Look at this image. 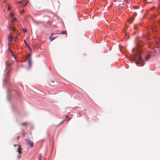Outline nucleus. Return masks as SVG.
I'll return each mask as SVG.
<instances>
[{"label":"nucleus","mask_w":160,"mask_h":160,"mask_svg":"<svg viewBox=\"0 0 160 160\" xmlns=\"http://www.w3.org/2000/svg\"><path fill=\"white\" fill-rule=\"evenodd\" d=\"M140 53L141 52L139 50L137 51L135 55H133V58L131 60V61H134L135 60H137L141 61H143L141 56L140 55Z\"/></svg>","instance_id":"obj_1"},{"label":"nucleus","mask_w":160,"mask_h":160,"mask_svg":"<svg viewBox=\"0 0 160 160\" xmlns=\"http://www.w3.org/2000/svg\"><path fill=\"white\" fill-rule=\"evenodd\" d=\"M12 36H11V34H10V36L9 37H8V45L9 47H10L11 44L12 43Z\"/></svg>","instance_id":"obj_2"},{"label":"nucleus","mask_w":160,"mask_h":160,"mask_svg":"<svg viewBox=\"0 0 160 160\" xmlns=\"http://www.w3.org/2000/svg\"><path fill=\"white\" fill-rule=\"evenodd\" d=\"M27 59L28 60V62L29 65L31 66V59L30 55L29 54L28 55L27 57Z\"/></svg>","instance_id":"obj_3"},{"label":"nucleus","mask_w":160,"mask_h":160,"mask_svg":"<svg viewBox=\"0 0 160 160\" xmlns=\"http://www.w3.org/2000/svg\"><path fill=\"white\" fill-rule=\"evenodd\" d=\"M26 141L28 144L29 145L31 148H32L33 147V142L28 139H26Z\"/></svg>","instance_id":"obj_4"},{"label":"nucleus","mask_w":160,"mask_h":160,"mask_svg":"<svg viewBox=\"0 0 160 160\" xmlns=\"http://www.w3.org/2000/svg\"><path fill=\"white\" fill-rule=\"evenodd\" d=\"M137 15V14H136L135 15H133V18L131 17L129 19L128 21V22H130V23H131L132 21H133L136 15Z\"/></svg>","instance_id":"obj_5"},{"label":"nucleus","mask_w":160,"mask_h":160,"mask_svg":"<svg viewBox=\"0 0 160 160\" xmlns=\"http://www.w3.org/2000/svg\"><path fill=\"white\" fill-rule=\"evenodd\" d=\"M8 28L13 31H15L16 28L12 25H11L10 27H9Z\"/></svg>","instance_id":"obj_6"},{"label":"nucleus","mask_w":160,"mask_h":160,"mask_svg":"<svg viewBox=\"0 0 160 160\" xmlns=\"http://www.w3.org/2000/svg\"><path fill=\"white\" fill-rule=\"evenodd\" d=\"M6 69L7 70H8H8H9V69H10V64H9L8 65V61H6Z\"/></svg>","instance_id":"obj_7"},{"label":"nucleus","mask_w":160,"mask_h":160,"mask_svg":"<svg viewBox=\"0 0 160 160\" xmlns=\"http://www.w3.org/2000/svg\"><path fill=\"white\" fill-rule=\"evenodd\" d=\"M17 20V19L15 17H13L12 18V20L11 21V22L12 23V24H13V22L14 21H16Z\"/></svg>","instance_id":"obj_8"},{"label":"nucleus","mask_w":160,"mask_h":160,"mask_svg":"<svg viewBox=\"0 0 160 160\" xmlns=\"http://www.w3.org/2000/svg\"><path fill=\"white\" fill-rule=\"evenodd\" d=\"M60 34H66V36H67V32L66 30L60 33Z\"/></svg>","instance_id":"obj_9"},{"label":"nucleus","mask_w":160,"mask_h":160,"mask_svg":"<svg viewBox=\"0 0 160 160\" xmlns=\"http://www.w3.org/2000/svg\"><path fill=\"white\" fill-rule=\"evenodd\" d=\"M150 55H147L145 58V61H147L148 59H149L150 58Z\"/></svg>","instance_id":"obj_10"},{"label":"nucleus","mask_w":160,"mask_h":160,"mask_svg":"<svg viewBox=\"0 0 160 160\" xmlns=\"http://www.w3.org/2000/svg\"><path fill=\"white\" fill-rule=\"evenodd\" d=\"M52 23V21H51L50 20L48 21L47 22V23L48 24H49V25H51Z\"/></svg>","instance_id":"obj_11"},{"label":"nucleus","mask_w":160,"mask_h":160,"mask_svg":"<svg viewBox=\"0 0 160 160\" xmlns=\"http://www.w3.org/2000/svg\"><path fill=\"white\" fill-rule=\"evenodd\" d=\"M158 12L160 15V5H159L158 9Z\"/></svg>","instance_id":"obj_12"},{"label":"nucleus","mask_w":160,"mask_h":160,"mask_svg":"<svg viewBox=\"0 0 160 160\" xmlns=\"http://www.w3.org/2000/svg\"><path fill=\"white\" fill-rule=\"evenodd\" d=\"M14 15V14L13 12H10V17H12Z\"/></svg>","instance_id":"obj_13"},{"label":"nucleus","mask_w":160,"mask_h":160,"mask_svg":"<svg viewBox=\"0 0 160 160\" xmlns=\"http://www.w3.org/2000/svg\"><path fill=\"white\" fill-rule=\"evenodd\" d=\"M10 52L11 53V54H12V55L15 58H16V57H15V56L14 55V53H13V52H12V50H11L10 51Z\"/></svg>","instance_id":"obj_14"},{"label":"nucleus","mask_w":160,"mask_h":160,"mask_svg":"<svg viewBox=\"0 0 160 160\" xmlns=\"http://www.w3.org/2000/svg\"><path fill=\"white\" fill-rule=\"evenodd\" d=\"M56 37L52 38L51 37H49V39H51V41H52L54 40L55 38Z\"/></svg>","instance_id":"obj_15"},{"label":"nucleus","mask_w":160,"mask_h":160,"mask_svg":"<svg viewBox=\"0 0 160 160\" xmlns=\"http://www.w3.org/2000/svg\"><path fill=\"white\" fill-rule=\"evenodd\" d=\"M27 122H24V123H22V124H21V125L22 126H26L27 125Z\"/></svg>","instance_id":"obj_16"},{"label":"nucleus","mask_w":160,"mask_h":160,"mask_svg":"<svg viewBox=\"0 0 160 160\" xmlns=\"http://www.w3.org/2000/svg\"><path fill=\"white\" fill-rule=\"evenodd\" d=\"M21 149L20 148H19L18 149L17 152H18L19 153H21V151L20 150V149Z\"/></svg>","instance_id":"obj_17"},{"label":"nucleus","mask_w":160,"mask_h":160,"mask_svg":"<svg viewBox=\"0 0 160 160\" xmlns=\"http://www.w3.org/2000/svg\"><path fill=\"white\" fill-rule=\"evenodd\" d=\"M24 41L26 45H27L28 47H29V46L28 45L27 43L26 42V41L25 40H24Z\"/></svg>","instance_id":"obj_18"},{"label":"nucleus","mask_w":160,"mask_h":160,"mask_svg":"<svg viewBox=\"0 0 160 160\" xmlns=\"http://www.w3.org/2000/svg\"><path fill=\"white\" fill-rule=\"evenodd\" d=\"M24 12V10L23 9L22 10V11H19V12L20 14H22Z\"/></svg>","instance_id":"obj_19"},{"label":"nucleus","mask_w":160,"mask_h":160,"mask_svg":"<svg viewBox=\"0 0 160 160\" xmlns=\"http://www.w3.org/2000/svg\"><path fill=\"white\" fill-rule=\"evenodd\" d=\"M23 1H20V2H17V4H18L21 3H22L23 4Z\"/></svg>","instance_id":"obj_20"},{"label":"nucleus","mask_w":160,"mask_h":160,"mask_svg":"<svg viewBox=\"0 0 160 160\" xmlns=\"http://www.w3.org/2000/svg\"><path fill=\"white\" fill-rule=\"evenodd\" d=\"M29 2V1L28 0L24 4V6H26L27 5V4Z\"/></svg>","instance_id":"obj_21"},{"label":"nucleus","mask_w":160,"mask_h":160,"mask_svg":"<svg viewBox=\"0 0 160 160\" xmlns=\"http://www.w3.org/2000/svg\"><path fill=\"white\" fill-rule=\"evenodd\" d=\"M10 6L9 5H8V10H9L10 9Z\"/></svg>","instance_id":"obj_22"},{"label":"nucleus","mask_w":160,"mask_h":160,"mask_svg":"<svg viewBox=\"0 0 160 160\" xmlns=\"http://www.w3.org/2000/svg\"><path fill=\"white\" fill-rule=\"evenodd\" d=\"M124 1L127 3H128L129 1V0H124Z\"/></svg>","instance_id":"obj_23"},{"label":"nucleus","mask_w":160,"mask_h":160,"mask_svg":"<svg viewBox=\"0 0 160 160\" xmlns=\"http://www.w3.org/2000/svg\"><path fill=\"white\" fill-rule=\"evenodd\" d=\"M23 31L24 32H27V30L26 29H23Z\"/></svg>","instance_id":"obj_24"},{"label":"nucleus","mask_w":160,"mask_h":160,"mask_svg":"<svg viewBox=\"0 0 160 160\" xmlns=\"http://www.w3.org/2000/svg\"><path fill=\"white\" fill-rule=\"evenodd\" d=\"M137 28L136 26V25H134V29H136Z\"/></svg>","instance_id":"obj_25"},{"label":"nucleus","mask_w":160,"mask_h":160,"mask_svg":"<svg viewBox=\"0 0 160 160\" xmlns=\"http://www.w3.org/2000/svg\"><path fill=\"white\" fill-rule=\"evenodd\" d=\"M156 44H157V46H158L159 45V42H156Z\"/></svg>","instance_id":"obj_26"},{"label":"nucleus","mask_w":160,"mask_h":160,"mask_svg":"<svg viewBox=\"0 0 160 160\" xmlns=\"http://www.w3.org/2000/svg\"><path fill=\"white\" fill-rule=\"evenodd\" d=\"M38 160H41V159H40V158H39L38 159Z\"/></svg>","instance_id":"obj_27"},{"label":"nucleus","mask_w":160,"mask_h":160,"mask_svg":"<svg viewBox=\"0 0 160 160\" xmlns=\"http://www.w3.org/2000/svg\"><path fill=\"white\" fill-rule=\"evenodd\" d=\"M118 8H119V7H120V6H118Z\"/></svg>","instance_id":"obj_28"},{"label":"nucleus","mask_w":160,"mask_h":160,"mask_svg":"<svg viewBox=\"0 0 160 160\" xmlns=\"http://www.w3.org/2000/svg\"><path fill=\"white\" fill-rule=\"evenodd\" d=\"M159 53H160V50H159Z\"/></svg>","instance_id":"obj_29"},{"label":"nucleus","mask_w":160,"mask_h":160,"mask_svg":"<svg viewBox=\"0 0 160 160\" xmlns=\"http://www.w3.org/2000/svg\"><path fill=\"white\" fill-rule=\"evenodd\" d=\"M135 63L136 64H137V63L136 62H135Z\"/></svg>","instance_id":"obj_30"},{"label":"nucleus","mask_w":160,"mask_h":160,"mask_svg":"<svg viewBox=\"0 0 160 160\" xmlns=\"http://www.w3.org/2000/svg\"><path fill=\"white\" fill-rule=\"evenodd\" d=\"M147 2H148V3H150V2H148V1H147Z\"/></svg>","instance_id":"obj_31"}]
</instances>
